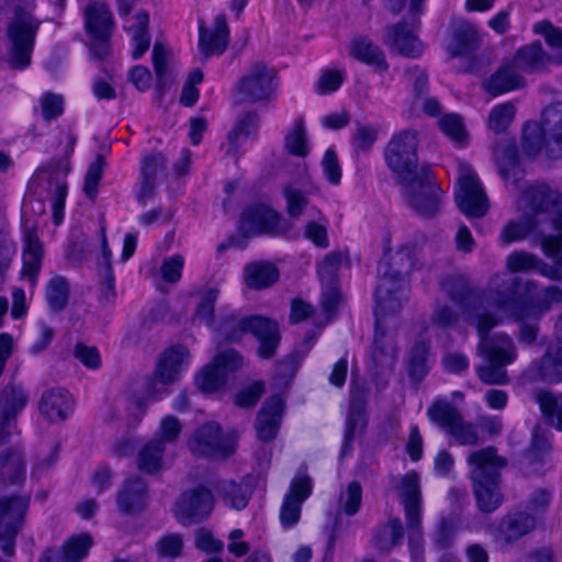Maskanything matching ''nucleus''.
I'll use <instances>...</instances> for the list:
<instances>
[{
  "label": "nucleus",
  "mask_w": 562,
  "mask_h": 562,
  "mask_svg": "<svg viewBox=\"0 0 562 562\" xmlns=\"http://www.w3.org/2000/svg\"><path fill=\"white\" fill-rule=\"evenodd\" d=\"M491 293L495 294V306L508 313L514 319L540 318L553 303L562 302L560 288L548 286L540 292L535 282H521L506 273L492 277Z\"/></svg>",
  "instance_id": "1"
},
{
  "label": "nucleus",
  "mask_w": 562,
  "mask_h": 562,
  "mask_svg": "<svg viewBox=\"0 0 562 562\" xmlns=\"http://www.w3.org/2000/svg\"><path fill=\"white\" fill-rule=\"evenodd\" d=\"M468 463L479 509L485 514L495 512L503 503L499 482L506 459L498 456L494 447H486L470 453Z\"/></svg>",
  "instance_id": "2"
},
{
  "label": "nucleus",
  "mask_w": 562,
  "mask_h": 562,
  "mask_svg": "<svg viewBox=\"0 0 562 562\" xmlns=\"http://www.w3.org/2000/svg\"><path fill=\"white\" fill-rule=\"evenodd\" d=\"M521 147L529 157L541 151L552 159L562 157V102L546 106L540 123L525 125Z\"/></svg>",
  "instance_id": "3"
},
{
  "label": "nucleus",
  "mask_w": 562,
  "mask_h": 562,
  "mask_svg": "<svg viewBox=\"0 0 562 562\" xmlns=\"http://www.w3.org/2000/svg\"><path fill=\"white\" fill-rule=\"evenodd\" d=\"M40 21L32 14L16 10L7 27L5 61L14 70L30 66Z\"/></svg>",
  "instance_id": "4"
},
{
  "label": "nucleus",
  "mask_w": 562,
  "mask_h": 562,
  "mask_svg": "<svg viewBox=\"0 0 562 562\" xmlns=\"http://www.w3.org/2000/svg\"><path fill=\"white\" fill-rule=\"evenodd\" d=\"M417 150L418 133L412 128L395 133L384 149L385 164L401 184H409L420 175Z\"/></svg>",
  "instance_id": "5"
},
{
  "label": "nucleus",
  "mask_w": 562,
  "mask_h": 562,
  "mask_svg": "<svg viewBox=\"0 0 562 562\" xmlns=\"http://www.w3.org/2000/svg\"><path fill=\"white\" fill-rule=\"evenodd\" d=\"M69 172L67 159L53 160L47 167L37 170L33 178L35 193L41 199H49L54 213V223L59 225L64 216L67 195L66 177Z\"/></svg>",
  "instance_id": "6"
},
{
  "label": "nucleus",
  "mask_w": 562,
  "mask_h": 562,
  "mask_svg": "<svg viewBox=\"0 0 562 562\" xmlns=\"http://www.w3.org/2000/svg\"><path fill=\"white\" fill-rule=\"evenodd\" d=\"M30 503V494L0 497V549L8 557L14 555L15 540L23 529Z\"/></svg>",
  "instance_id": "7"
},
{
  "label": "nucleus",
  "mask_w": 562,
  "mask_h": 562,
  "mask_svg": "<svg viewBox=\"0 0 562 562\" xmlns=\"http://www.w3.org/2000/svg\"><path fill=\"white\" fill-rule=\"evenodd\" d=\"M292 228L290 222L266 204H252L240 216L239 231L245 238L257 235L280 236Z\"/></svg>",
  "instance_id": "8"
},
{
  "label": "nucleus",
  "mask_w": 562,
  "mask_h": 562,
  "mask_svg": "<svg viewBox=\"0 0 562 562\" xmlns=\"http://www.w3.org/2000/svg\"><path fill=\"white\" fill-rule=\"evenodd\" d=\"M454 199L460 211L469 217H483L488 209V199L473 169L465 165H459V178Z\"/></svg>",
  "instance_id": "9"
},
{
  "label": "nucleus",
  "mask_w": 562,
  "mask_h": 562,
  "mask_svg": "<svg viewBox=\"0 0 562 562\" xmlns=\"http://www.w3.org/2000/svg\"><path fill=\"white\" fill-rule=\"evenodd\" d=\"M431 422L446 430L461 446H475L480 436L475 425L467 423L460 411L447 401H437L428 408Z\"/></svg>",
  "instance_id": "10"
},
{
  "label": "nucleus",
  "mask_w": 562,
  "mask_h": 562,
  "mask_svg": "<svg viewBox=\"0 0 562 562\" xmlns=\"http://www.w3.org/2000/svg\"><path fill=\"white\" fill-rule=\"evenodd\" d=\"M188 448L195 457L226 458L235 450V440L224 435L217 423H205L188 440Z\"/></svg>",
  "instance_id": "11"
},
{
  "label": "nucleus",
  "mask_w": 562,
  "mask_h": 562,
  "mask_svg": "<svg viewBox=\"0 0 562 562\" xmlns=\"http://www.w3.org/2000/svg\"><path fill=\"white\" fill-rule=\"evenodd\" d=\"M430 169L422 167L420 175L409 184H404L408 190V204L414 212L424 218L435 217L440 210L442 190L431 180Z\"/></svg>",
  "instance_id": "12"
},
{
  "label": "nucleus",
  "mask_w": 562,
  "mask_h": 562,
  "mask_svg": "<svg viewBox=\"0 0 562 562\" xmlns=\"http://www.w3.org/2000/svg\"><path fill=\"white\" fill-rule=\"evenodd\" d=\"M276 76L274 68L268 67L265 63H255L239 79L238 91L247 102L268 101L276 93Z\"/></svg>",
  "instance_id": "13"
},
{
  "label": "nucleus",
  "mask_w": 562,
  "mask_h": 562,
  "mask_svg": "<svg viewBox=\"0 0 562 562\" xmlns=\"http://www.w3.org/2000/svg\"><path fill=\"white\" fill-rule=\"evenodd\" d=\"M213 509L212 493L205 487L183 492L173 505V514L182 526L199 524L206 519Z\"/></svg>",
  "instance_id": "14"
},
{
  "label": "nucleus",
  "mask_w": 562,
  "mask_h": 562,
  "mask_svg": "<svg viewBox=\"0 0 562 562\" xmlns=\"http://www.w3.org/2000/svg\"><path fill=\"white\" fill-rule=\"evenodd\" d=\"M189 358V350L181 345L172 346L161 355L154 378L149 383L150 394L165 392V386L175 383L180 378L181 371L186 368Z\"/></svg>",
  "instance_id": "15"
},
{
  "label": "nucleus",
  "mask_w": 562,
  "mask_h": 562,
  "mask_svg": "<svg viewBox=\"0 0 562 562\" xmlns=\"http://www.w3.org/2000/svg\"><path fill=\"white\" fill-rule=\"evenodd\" d=\"M397 358L395 335L389 333L378 322L374 324V337L370 350L369 370L375 376L393 372Z\"/></svg>",
  "instance_id": "16"
},
{
  "label": "nucleus",
  "mask_w": 562,
  "mask_h": 562,
  "mask_svg": "<svg viewBox=\"0 0 562 562\" xmlns=\"http://www.w3.org/2000/svg\"><path fill=\"white\" fill-rule=\"evenodd\" d=\"M247 334H251L259 342L257 355L261 359H271L276 356L281 341L279 323L261 315L245 316Z\"/></svg>",
  "instance_id": "17"
},
{
  "label": "nucleus",
  "mask_w": 562,
  "mask_h": 562,
  "mask_svg": "<svg viewBox=\"0 0 562 562\" xmlns=\"http://www.w3.org/2000/svg\"><path fill=\"white\" fill-rule=\"evenodd\" d=\"M494 160L501 177L515 190H520L525 171L520 165L516 143L512 138H503L493 146Z\"/></svg>",
  "instance_id": "18"
},
{
  "label": "nucleus",
  "mask_w": 562,
  "mask_h": 562,
  "mask_svg": "<svg viewBox=\"0 0 562 562\" xmlns=\"http://www.w3.org/2000/svg\"><path fill=\"white\" fill-rule=\"evenodd\" d=\"M22 387L8 385L0 392V446L7 443L15 428V419L27 403Z\"/></svg>",
  "instance_id": "19"
},
{
  "label": "nucleus",
  "mask_w": 562,
  "mask_h": 562,
  "mask_svg": "<svg viewBox=\"0 0 562 562\" xmlns=\"http://www.w3.org/2000/svg\"><path fill=\"white\" fill-rule=\"evenodd\" d=\"M415 23H417V19L413 15L409 24L403 19L394 25H387L385 27L384 44L391 50H395L404 57H419L423 54L424 47L419 38L414 34L413 26Z\"/></svg>",
  "instance_id": "20"
},
{
  "label": "nucleus",
  "mask_w": 562,
  "mask_h": 562,
  "mask_svg": "<svg viewBox=\"0 0 562 562\" xmlns=\"http://www.w3.org/2000/svg\"><path fill=\"white\" fill-rule=\"evenodd\" d=\"M557 345L550 346L546 353L529 368V374L547 383L562 381V316L558 323Z\"/></svg>",
  "instance_id": "21"
},
{
  "label": "nucleus",
  "mask_w": 562,
  "mask_h": 562,
  "mask_svg": "<svg viewBox=\"0 0 562 562\" xmlns=\"http://www.w3.org/2000/svg\"><path fill=\"white\" fill-rule=\"evenodd\" d=\"M229 41V29L224 14L215 16L213 27L209 29L204 22L199 26V52L204 59L222 55Z\"/></svg>",
  "instance_id": "22"
},
{
  "label": "nucleus",
  "mask_w": 562,
  "mask_h": 562,
  "mask_svg": "<svg viewBox=\"0 0 562 562\" xmlns=\"http://www.w3.org/2000/svg\"><path fill=\"white\" fill-rule=\"evenodd\" d=\"M311 493L312 481L307 475L295 476L292 480L280 512V520L283 527H292L299 521L302 503Z\"/></svg>",
  "instance_id": "23"
},
{
  "label": "nucleus",
  "mask_w": 562,
  "mask_h": 562,
  "mask_svg": "<svg viewBox=\"0 0 562 562\" xmlns=\"http://www.w3.org/2000/svg\"><path fill=\"white\" fill-rule=\"evenodd\" d=\"M284 401L280 395H272L265 401L256 418L258 439L263 442L273 440L281 426Z\"/></svg>",
  "instance_id": "24"
},
{
  "label": "nucleus",
  "mask_w": 562,
  "mask_h": 562,
  "mask_svg": "<svg viewBox=\"0 0 562 562\" xmlns=\"http://www.w3.org/2000/svg\"><path fill=\"white\" fill-rule=\"evenodd\" d=\"M147 483L139 476L127 477L116 495L119 510L124 515L143 512L147 505Z\"/></svg>",
  "instance_id": "25"
},
{
  "label": "nucleus",
  "mask_w": 562,
  "mask_h": 562,
  "mask_svg": "<svg viewBox=\"0 0 562 562\" xmlns=\"http://www.w3.org/2000/svg\"><path fill=\"white\" fill-rule=\"evenodd\" d=\"M509 61L519 74L539 72L551 63L562 64V55L550 56L543 50L540 42H533L520 47Z\"/></svg>",
  "instance_id": "26"
},
{
  "label": "nucleus",
  "mask_w": 562,
  "mask_h": 562,
  "mask_svg": "<svg viewBox=\"0 0 562 562\" xmlns=\"http://www.w3.org/2000/svg\"><path fill=\"white\" fill-rule=\"evenodd\" d=\"M384 259L386 260L380 262L378 272L381 279L393 284H397L404 276L411 273L416 263L414 247L409 245L402 246L393 256H389L385 250Z\"/></svg>",
  "instance_id": "27"
},
{
  "label": "nucleus",
  "mask_w": 562,
  "mask_h": 562,
  "mask_svg": "<svg viewBox=\"0 0 562 562\" xmlns=\"http://www.w3.org/2000/svg\"><path fill=\"white\" fill-rule=\"evenodd\" d=\"M366 406L367 393L363 390L356 389L351 391L349 412L346 420V429L344 435V443L341 456H346L352 448V441L358 431L366 428Z\"/></svg>",
  "instance_id": "28"
},
{
  "label": "nucleus",
  "mask_w": 562,
  "mask_h": 562,
  "mask_svg": "<svg viewBox=\"0 0 562 562\" xmlns=\"http://www.w3.org/2000/svg\"><path fill=\"white\" fill-rule=\"evenodd\" d=\"M398 491L405 510L406 526H417L422 521V493L418 474L415 471L406 473L401 480Z\"/></svg>",
  "instance_id": "29"
},
{
  "label": "nucleus",
  "mask_w": 562,
  "mask_h": 562,
  "mask_svg": "<svg viewBox=\"0 0 562 562\" xmlns=\"http://www.w3.org/2000/svg\"><path fill=\"white\" fill-rule=\"evenodd\" d=\"M74 400L63 387H50L43 392L38 409L49 422H64L72 412Z\"/></svg>",
  "instance_id": "30"
},
{
  "label": "nucleus",
  "mask_w": 562,
  "mask_h": 562,
  "mask_svg": "<svg viewBox=\"0 0 562 562\" xmlns=\"http://www.w3.org/2000/svg\"><path fill=\"white\" fill-rule=\"evenodd\" d=\"M525 78L509 60H505L491 77L482 83L483 89L492 97L524 88Z\"/></svg>",
  "instance_id": "31"
},
{
  "label": "nucleus",
  "mask_w": 562,
  "mask_h": 562,
  "mask_svg": "<svg viewBox=\"0 0 562 562\" xmlns=\"http://www.w3.org/2000/svg\"><path fill=\"white\" fill-rule=\"evenodd\" d=\"M442 286L450 300L458 304L463 311L468 310L471 301L483 302V300H493L495 303V294L491 293V282L488 283V291L486 293L474 292L469 281L461 276L447 277L442 282Z\"/></svg>",
  "instance_id": "32"
},
{
  "label": "nucleus",
  "mask_w": 562,
  "mask_h": 562,
  "mask_svg": "<svg viewBox=\"0 0 562 562\" xmlns=\"http://www.w3.org/2000/svg\"><path fill=\"white\" fill-rule=\"evenodd\" d=\"M477 352L484 357L485 361L501 364H510L517 358L513 339L504 333L493 334L491 338L479 342Z\"/></svg>",
  "instance_id": "33"
},
{
  "label": "nucleus",
  "mask_w": 562,
  "mask_h": 562,
  "mask_svg": "<svg viewBox=\"0 0 562 562\" xmlns=\"http://www.w3.org/2000/svg\"><path fill=\"white\" fill-rule=\"evenodd\" d=\"M555 201L553 192L547 186H535L522 191L519 209L525 215L542 220L543 224L547 211Z\"/></svg>",
  "instance_id": "34"
},
{
  "label": "nucleus",
  "mask_w": 562,
  "mask_h": 562,
  "mask_svg": "<svg viewBox=\"0 0 562 562\" xmlns=\"http://www.w3.org/2000/svg\"><path fill=\"white\" fill-rule=\"evenodd\" d=\"M167 161L162 154L151 153L146 155L140 162L142 184L137 194V200L146 204L147 200L153 198L156 192L157 176L166 171Z\"/></svg>",
  "instance_id": "35"
},
{
  "label": "nucleus",
  "mask_w": 562,
  "mask_h": 562,
  "mask_svg": "<svg viewBox=\"0 0 562 562\" xmlns=\"http://www.w3.org/2000/svg\"><path fill=\"white\" fill-rule=\"evenodd\" d=\"M26 462L19 447L4 449L0 453V483L4 485L20 484L25 480Z\"/></svg>",
  "instance_id": "36"
},
{
  "label": "nucleus",
  "mask_w": 562,
  "mask_h": 562,
  "mask_svg": "<svg viewBox=\"0 0 562 562\" xmlns=\"http://www.w3.org/2000/svg\"><path fill=\"white\" fill-rule=\"evenodd\" d=\"M22 276L29 278L31 285L36 282L43 259V245L34 228H26L23 237Z\"/></svg>",
  "instance_id": "37"
},
{
  "label": "nucleus",
  "mask_w": 562,
  "mask_h": 562,
  "mask_svg": "<svg viewBox=\"0 0 562 562\" xmlns=\"http://www.w3.org/2000/svg\"><path fill=\"white\" fill-rule=\"evenodd\" d=\"M374 316L375 324L383 326V316L385 314H395L402 308V295L396 284L390 283L389 280L380 279L376 285Z\"/></svg>",
  "instance_id": "38"
},
{
  "label": "nucleus",
  "mask_w": 562,
  "mask_h": 562,
  "mask_svg": "<svg viewBox=\"0 0 562 562\" xmlns=\"http://www.w3.org/2000/svg\"><path fill=\"white\" fill-rule=\"evenodd\" d=\"M431 344L429 340H418L407 356V372L415 382H420L431 368Z\"/></svg>",
  "instance_id": "39"
},
{
  "label": "nucleus",
  "mask_w": 562,
  "mask_h": 562,
  "mask_svg": "<svg viewBox=\"0 0 562 562\" xmlns=\"http://www.w3.org/2000/svg\"><path fill=\"white\" fill-rule=\"evenodd\" d=\"M536 526L535 518L526 512L508 513L499 522L498 531L506 542L517 541Z\"/></svg>",
  "instance_id": "40"
},
{
  "label": "nucleus",
  "mask_w": 562,
  "mask_h": 562,
  "mask_svg": "<svg viewBox=\"0 0 562 562\" xmlns=\"http://www.w3.org/2000/svg\"><path fill=\"white\" fill-rule=\"evenodd\" d=\"M279 279V271L274 265L267 261H255L245 266L244 280L248 288L262 290L274 284Z\"/></svg>",
  "instance_id": "41"
},
{
  "label": "nucleus",
  "mask_w": 562,
  "mask_h": 562,
  "mask_svg": "<svg viewBox=\"0 0 562 562\" xmlns=\"http://www.w3.org/2000/svg\"><path fill=\"white\" fill-rule=\"evenodd\" d=\"M350 55L379 70L385 71L389 68L384 52L368 37L355 38L350 46Z\"/></svg>",
  "instance_id": "42"
},
{
  "label": "nucleus",
  "mask_w": 562,
  "mask_h": 562,
  "mask_svg": "<svg viewBox=\"0 0 562 562\" xmlns=\"http://www.w3.org/2000/svg\"><path fill=\"white\" fill-rule=\"evenodd\" d=\"M404 537V528L400 518H390L374 529L373 544L384 553H390L393 548L401 544Z\"/></svg>",
  "instance_id": "43"
},
{
  "label": "nucleus",
  "mask_w": 562,
  "mask_h": 562,
  "mask_svg": "<svg viewBox=\"0 0 562 562\" xmlns=\"http://www.w3.org/2000/svg\"><path fill=\"white\" fill-rule=\"evenodd\" d=\"M506 267L510 272L536 271L543 277H552L553 269L537 255L527 251H514L506 260Z\"/></svg>",
  "instance_id": "44"
},
{
  "label": "nucleus",
  "mask_w": 562,
  "mask_h": 562,
  "mask_svg": "<svg viewBox=\"0 0 562 562\" xmlns=\"http://www.w3.org/2000/svg\"><path fill=\"white\" fill-rule=\"evenodd\" d=\"M86 30L88 34H112L113 18L106 5L101 3H91L85 10Z\"/></svg>",
  "instance_id": "45"
},
{
  "label": "nucleus",
  "mask_w": 562,
  "mask_h": 562,
  "mask_svg": "<svg viewBox=\"0 0 562 562\" xmlns=\"http://www.w3.org/2000/svg\"><path fill=\"white\" fill-rule=\"evenodd\" d=\"M542 220H535L529 215H522L517 221L508 222L499 234V243L504 246L525 239L531 233H538Z\"/></svg>",
  "instance_id": "46"
},
{
  "label": "nucleus",
  "mask_w": 562,
  "mask_h": 562,
  "mask_svg": "<svg viewBox=\"0 0 562 562\" xmlns=\"http://www.w3.org/2000/svg\"><path fill=\"white\" fill-rule=\"evenodd\" d=\"M165 446L161 439L153 438L138 452L137 468L146 474H155L162 468Z\"/></svg>",
  "instance_id": "47"
},
{
  "label": "nucleus",
  "mask_w": 562,
  "mask_h": 562,
  "mask_svg": "<svg viewBox=\"0 0 562 562\" xmlns=\"http://www.w3.org/2000/svg\"><path fill=\"white\" fill-rule=\"evenodd\" d=\"M101 248L102 255L98 261V273L101 284L104 286L103 297L106 302H111L115 297L114 291V273L111 263V250L105 236V227H101Z\"/></svg>",
  "instance_id": "48"
},
{
  "label": "nucleus",
  "mask_w": 562,
  "mask_h": 562,
  "mask_svg": "<svg viewBox=\"0 0 562 562\" xmlns=\"http://www.w3.org/2000/svg\"><path fill=\"white\" fill-rule=\"evenodd\" d=\"M216 490L225 505L236 510H241L247 506L252 493L248 484L234 481L220 482Z\"/></svg>",
  "instance_id": "49"
},
{
  "label": "nucleus",
  "mask_w": 562,
  "mask_h": 562,
  "mask_svg": "<svg viewBox=\"0 0 562 562\" xmlns=\"http://www.w3.org/2000/svg\"><path fill=\"white\" fill-rule=\"evenodd\" d=\"M169 55V50L161 43H155L153 48V65L157 77L156 93L159 102L173 82L170 74L168 72Z\"/></svg>",
  "instance_id": "50"
},
{
  "label": "nucleus",
  "mask_w": 562,
  "mask_h": 562,
  "mask_svg": "<svg viewBox=\"0 0 562 562\" xmlns=\"http://www.w3.org/2000/svg\"><path fill=\"white\" fill-rule=\"evenodd\" d=\"M456 47L451 52L452 56H467L480 47V36L475 27L469 22H459L453 31Z\"/></svg>",
  "instance_id": "51"
},
{
  "label": "nucleus",
  "mask_w": 562,
  "mask_h": 562,
  "mask_svg": "<svg viewBox=\"0 0 562 562\" xmlns=\"http://www.w3.org/2000/svg\"><path fill=\"white\" fill-rule=\"evenodd\" d=\"M362 505V486L358 481L350 482L345 490L340 492L338 498V510L334 515L333 525H335L336 518L339 517L342 520V514L347 516H355L361 508ZM334 526H331L333 528Z\"/></svg>",
  "instance_id": "52"
},
{
  "label": "nucleus",
  "mask_w": 562,
  "mask_h": 562,
  "mask_svg": "<svg viewBox=\"0 0 562 562\" xmlns=\"http://www.w3.org/2000/svg\"><path fill=\"white\" fill-rule=\"evenodd\" d=\"M535 398L543 417L550 425L562 431V394L555 397L551 392L538 391L535 393Z\"/></svg>",
  "instance_id": "53"
},
{
  "label": "nucleus",
  "mask_w": 562,
  "mask_h": 562,
  "mask_svg": "<svg viewBox=\"0 0 562 562\" xmlns=\"http://www.w3.org/2000/svg\"><path fill=\"white\" fill-rule=\"evenodd\" d=\"M136 22L128 30L133 31L134 49L133 59L140 58L150 46V35L148 33L149 15L145 11H139L135 16Z\"/></svg>",
  "instance_id": "54"
},
{
  "label": "nucleus",
  "mask_w": 562,
  "mask_h": 562,
  "mask_svg": "<svg viewBox=\"0 0 562 562\" xmlns=\"http://www.w3.org/2000/svg\"><path fill=\"white\" fill-rule=\"evenodd\" d=\"M258 125L259 115L254 111H249L239 117L234 128L227 135L229 143L228 151H236L239 147V138L251 136L257 131Z\"/></svg>",
  "instance_id": "55"
},
{
  "label": "nucleus",
  "mask_w": 562,
  "mask_h": 562,
  "mask_svg": "<svg viewBox=\"0 0 562 562\" xmlns=\"http://www.w3.org/2000/svg\"><path fill=\"white\" fill-rule=\"evenodd\" d=\"M69 299V285L65 278L54 277L46 288V300L49 308L59 313L67 306Z\"/></svg>",
  "instance_id": "56"
},
{
  "label": "nucleus",
  "mask_w": 562,
  "mask_h": 562,
  "mask_svg": "<svg viewBox=\"0 0 562 562\" xmlns=\"http://www.w3.org/2000/svg\"><path fill=\"white\" fill-rule=\"evenodd\" d=\"M285 149L293 156L305 157L308 154L307 137L302 117L296 119L284 139Z\"/></svg>",
  "instance_id": "57"
},
{
  "label": "nucleus",
  "mask_w": 562,
  "mask_h": 562,
  "mask_svg": "<svg viewBox=\"0 0 562 562\" xmlns=\"http://www.w3.org/2000/svg\"><path fill=\"white\" fill-rule=\"evenodd\" d=\"M516 115L514 102H504L495 105L488 114V128L496 134L506 132Z\"/></svg>",
  "instance_id": "58"
},
{
  "label": "nucleus",
  "mask_w": 562,
  "mask_h": 562,
  "mask_svg": "<svg viewBox=\"0 0 562 562\" xmlns=\"http://www.w3.org/2000/svg\"><path fill=\"white\" fill-rule=\"evenodd\" d=\"M245 316L238 317L234 314L222 317L216 331L223 341L238 342L247 334Z\"/></svg>",
  "instance_id": "59"
},
{
  "label": "nucleus",
  "mask_w": 562,
  "mask_h": 562,
  "mask_svg": "<svg viewBox=\"0 0 562 562\" xmlns=\"http://www.w3.org/2000/svg\"><path fill=\"white\" fill-rule=\"evenodd\" d=\"M92 538L88 533L71 537L61 548L63 562H80L89 552Z\"/></svg>",
  "instance_id": "60"
},
{
  "label": "nucleus",
  "mask_w": 562,
  "mask_h": 562,
  "mask_svg": "<svg viewBox=\"0 0 562 562\" xmlns=\"http://www.w3.org/2000/svg\"><path fill=\"white\" fill-rule=\"evenodd\" d=\"M313 193L312 189L302 190L288 184L283 189V194L286 200V212L290 217L299 218L308 204V194Z\"/></svg>",
  "instance_id": "61"
},
{
  "label": "nucleus",
  "mask_w": 562,
  "mask_h": 562,
  "mask_svg": "<svg viewBox=\"0 0 562 562\" xmlns=\"http://www.w3.org/2000/svg\"><path fill=\"white\" fill-rule=\"evenodd\" d=\"M226 379L224 372L210 363L195 376V384L203 393H214L226 384Z\"/></svg>",
  "instance_id": "62"
},
{
  "label": "nucleus",
  "mask_w": 562,
  "mask_h": 562,
  "mask_svg": "<svg viewBox=\"0 0 562 562\" xmlns=\"http://www.w3.org/2000/svg\"><path fill=\"white\" fill-rule=\"evenodd\" d=\"M311 339L312 338L304 339L300 347L295 348L291 353H289L282 361L278 363V373L280 375L292 378L296 373L303 359L311 349Z\"/></svg>",
  "instance_id": "63"
},
{
  "label": "nucleus",
  "mask_w": 562,
  "mask_h": 562,
  "mask_svg": "<svg viewBox=\"0 0 562 562\" xmlns=\"http://www.w3.org/2000/svg\"><path fill=\"white\" fill-rule=\"evenodd\" d=\"M440 130L451 140L459 145H463L467 142L468 133L464 127L462 117L459 114L450 113L443 115L439 120Z\"/></svg>",
  "instance_id": "64"
}]
</instances>
